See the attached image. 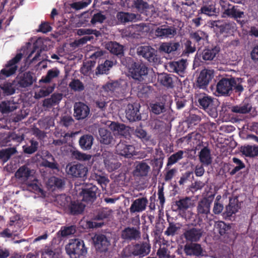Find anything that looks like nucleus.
Returning <instances> with one entry per match:
<instances>
[{
    "mask_svg": "<svg viewBox=\"0 0 258 258\" xmlns=\"http://www.w3.org/2000/svg\"><path fill=\"white\" fill-rule=\"evenodd\" d=\"M15 176L23 181V190L33 192L41 197H45L46 193L41 188V185L37 179L34 170L23 166L16 172Z\"/></svg>",
    "mask_w": 258,
    "mask_h": 258,
    "instance_id": "nucleus-1",
    "label": "nucleus"
},
{
    "mask_svg": "<svg viewBox=\"0 0 258 258\" xmlns=\"http://www.w3.org/2000/svg\"><path fill=\"white\" fill-rule=\"evenodd\" d=\"M242 79L240 78H222L216 85V93L218 96H229L233 90L236 93H241L243 91L241 85Z\"/></svg>",
    "mask_w": 258,
    "mask_h": 258,
    "instance_id": "nucleus-2",
    "label": "nucleus"
},
{
    "mask_svg": "<svg viewBox=\"0 0 258 258\" xmlns=\"http://www.w3.org/2000/svg\"><path fill=\"white\" fill-rule=\"evenodd\" d=\"M151 248V246L148 240L140 242L125 247L122 252V255L124 257L138 256L143 257L150 253Z\"/></svg>",
    "mask_w": 258,
    "mask_h": 258,
    "instance_id": "nucleus-3",
    "label": "nucleus"
},
{
    "mask_svg": "<svg viewBox=\"0 0 258 258\" xmlns=\"http://www.w3.org/2000/svg\"><path fill=\"white\" fill-rule=\"evenodd\" d=\"M130 77L133 79L132 83L149 82L148 68L143 63L137 62L133 64L128 71Z\"/></svg>",
    "mask_w": 258,
    "mask_h": 258,
    "instance_id": "nucleus-4",
    "label": "nucleus"
},
{
    "mask_svg": "<svg viewBox=\"0 0 258 258\" xmlns=\"http://www.w3.org/2000/svg\"><path fill=\"white\" fill-rule=\"evenodd\" d=\"M66 250L71 258H80L87 252L83 240L80 239H70Z\"/></svg>",
    "mask_w": 258,
    "mask_h": 258,
    "instance_id": "nucleus-5",
    "label": "nucleus"
},
{
    "mask_svg": "<svg viewBox=\"0 0 258 258\" xmlns=\"http://www.w3.org/2000/svg\"><path fill=\"white\" fill-rule=\"evenodd\" d=\"M133 224L136 227H127L122 230L121 237L125 241H131L138 240L141 238L140 220L139 218L132 219Z\"/></svg>",
    "mask_w": 258,
    "mask_h": 258,
    "instance_id": "nucleus-6",
    "label": "nucleus"
},
{
    "mask_svg": "<svg viewBox=\"0 0 258 258\" xmlns=\"http://www.w3.org/2000/svg\"><path fill=\"white\" fill-rule=\"evenodd\" d=\"M198 106L205 110L213 118L218 116L217 108L214 105L213 98L205 93L200 94L197 97Z\"/></svg>",
    "mask_w": 258,
    "mask_h": 258,
    "instance_id": "nucleus-7",
    "label": "nucleus"
},
{
    "mask_svg": "<svg viewBox=\"0 0 258 258\" xmlns=\"http://www.w3.org/2000/svg\"><path fill=\"white\" fill-rule=\"evenodd\" d=\"M16 85L19 88L31 87L36 81L34 74L30 71L19 73L16 78Z\"/></svg>",
    "mask_w": 258,
    "mask_h": 258,
    "instance_id": "nucleus-8",
    "label": "nucleus"
},
{
    "mask_svg": "<svg viewBox=\"0 0 258 258\" xmlns=\"http://www.w3.org/2000/svg\"><path fill=\"white\" fill-rule=\"evenodd\" d=\"M211 202L206 198L202 199L198 202L197 207V217L199 220L203 222L207 220L210 214Z\"/></svg>",
    "mask_w": 258,
    "mask_h": 258,
    "instance_id": "nucleus-9",
    "label": "nucleus"
},
{
    "mask_svg": "<svg viewBox=\"0 0 258 258\" xmlns=\"http://www.w3.org/2000/svg\"><path fill=\"white\" fill-rule=\"evenodd\" d=\"M66 171L69 174L84 180L86 178L88 168L84 164L80 163L73 165L69 164L66 167Z\"/></svg>",
    "mask_w": 258,
    "mask_h": 258,
    "instance_id": "nucleus-10",
    "label": "nucleus"
},
{
    "mask_svg": "<svg viewBox=\"0 0 258 258\" xmlns=\"http://www.w3.org/2000/svg\"><path fill=\"white\" fill-rule=\"evenodd\" d=\"M154 34L157 37L160 39L172 38L177 34V29L174 26L164 25L157 27Z\"/></svg>",
    "mask_w": 258,
    "mask_h": 258,
    "instance_id": "nucleus-11",
    "label": "nucleus"
},
{
    "mask_svg": "<svg viewBox=\"0 0 258 258\" xmlns=\"http://www.w3.org/2000/svg\"><path fill=\"white\" fill-rule=\"evenodd\" d=\"M156 50L150 46H141L137 48V53L150 62H157L158 57Z\"/></svg>",
    "mask_w": 258,
    "mask_h": 258,
    "instance_id": "nucleus-12",
    "label": "nucleus"
},
{
    "mask_svg": "<svg viewBox=\"0 0 258 258\" xmlns=\"http://www.w3.org/2000/svg\"><path fill=\"white\" fill-rule=\"evenodd\" d=\"M140 107V104L137 103L128 104L127 105L125 109V116L130 122L141 120Z\"/></svg>",
    "mask_w": 258,
    "mask_h": 258,
    "instance_id": "nucleus-13",
    "label": "nucleus"
},
{
    "mask_svg": "<svg viewBox=\"0 0 258 258\" xmlns=\"http://www.w3.org/2000/svg\"><path fill=\"white\" fill-rule=\"evenodd\" d=\"M90 108L84 103L76 102L74 105V116L77 120H83L90 114Z\"/></svg>",
    "mask_w": 258,
    "mask_h": 258,
    "instance_id": "nucleus-14",
    "label": "nucleus"
},
{
    "mask_svg": "<svg viewBox=\"0 0 258 258\" xmlns=\"http://www.w3.org/2000/svg\"><path fill=\"white\" fill-rule=\"evenodd\" d=\"M213 77L211 71L206 69L202 70L196 81L197 87L200 89H206Z\"/></svg>",
    "mask_w": 258,
    "mask_h": 258,
    "instance_id": "nucleus-15",
    "label": "nucleus"
},
{
    "mask_svg": "<svg viewBox=\"0 0 258 258\" xmlns=\"http://www.w3.org/2000/svg\"><path fill=\"white\" fill-rule=\"evenodd\" d=\"M224 12L223 14L228 17L233 18L235 20L244 17V12L238 6H234L228 4L227 6H222Z\"/></svg>",
    "mask_w": 258,
    "mask_h": 258,
    "instance_id": "nucleus-16",
    "label": "nucleus"
},
{
    "mask_svg": "<svg viewBox=\"0 0 258 258\" xmlns=\"http://www.w3.org/2000/svg\"><path fill=\"white\" fill-rule=\"evenodd\" d=\"M220 51V47L218 45L212 47L208 46L203 50L201 54H200V57L203 62L209 63V61L214 60Z\"/></svg>",
    "mask_w": 258,
    "mask_h": 258,
    "instance_id": "nucleus-17",
    "label": "nucleus"
},
{
    "mask_svg": "<svg viewBox=\"0 0 258 258\" xmlns=\"http://www.w3.org/2000/svg\"><path fill=\"white\" fill-rule=\"evenodd\" d=\"M203 235L201 228L193 227L188 229L183 233V236L186 241L190 242L199 241Z\"/></svg>",
    "mask_w": 258,
    "mask_h": 258,
    "instance_id": "nucleus-18",
    "label": "nucleus"
},
{
    "mask_svg": "<svg viewBox=\"0 0 258 258\" xmlns=\"http://www.w3.org/2000/svg\"><path fill=\"white\" fill-rule=\"evenodd\" d=\"M178 78L172 74L161 73L158 75V82L168 89H172Z\"/></svg>",
    "mask_w": 258,
    "mask_h": 258,
    "instance_id": "nucleus-19",
    "label": "nucleus"
},
{
    "mask_svg": "<svg viewBox=\"0 0 258 258\" xmlns=\"http://www.w3.org/2000/svg\"><path fill=\"white\" fill-rule=\"evenodd\" d=\"M116 150L118 154L127 158L133 156L135 152L133 146L127 145L124 142H120L116 146Z\"/></svg>",
    "mask_w": 258,
    "mask_h": 258,
    "instance_id": "nucleus-20",
    "label": "nucleus"
},
{
    "mask_svg": "<svg viewBox=\"0 0 258 258\" xmlns=\"http://www.w3.org/2000/svg\"><path fill=\"white\" fill-rule=\"evenodd\" d=\"M148 82L132 83V89L137 92L139 97H146L150 93L152 87L148 86Z\"/></svg>",
    "mask_w": 258,
    "mask_h": 258,
    "instance_id": "nucleus-21",
    "label": "nucleus"
},
{
    "mask_svg": "<svg viewBox=\"0 0 258 258\" xmlns=\"http://www.w3.org/2000/svg\"><path fill=\"white\" fill-rule=\"evenodd\" d=\"M180 140L182 142H186L191 147L196 148L202 143L201 134L196 132L188 134L186 137L181 138Z\"/></svg>",
    "mask_w": 258,
    "mask_h": 258,
    "instance_id": "nucleus-22",
    "label": "nucleus"
},
{
    "mask_svg": "<svg viewBox=\"0 0 258 258\" xmlns=\"http://www.w3.org/2000/svg\"><path fill=\"white\" fill-rule=\"evenodd\" d=\"M184 251L187 256H200L203 255V248L200 244L191 242L184 246Z\"/></svg>",
    "mask_w": 258,
    "mask_h": 258,
    "instance_id": "nucleus-23",
    "label": "nucleus"
},
{
    "mask_svg": "<svg viewBox=\"0 0 258 258\" xmlns=\"http://www.w3.org/2000/svg\"><path fill=\"white\" fill-rule=\"evenodd\" d=\"M148 201L146 198H138L134 200L130 208L131 213H141L146 209Z\"/></svg>",
    "mask_w": 258,
    "mask_h": 258,
    "instance_id": "nucleus-24",
    "label": "nucleus"
},
{
    "mask_svg": "<svg viewBox=\"0 0 258 258\" xmlns=\"http://www.w3.org/2000/svg\"><path fill=\"white\" fill-rule=\"evenodd\" d=\"M95 247L101 251H105L110 245V240L103 234L96 235L94 238Z\"/></svg>",
    "mask_w": 258,
    "mask_h": 258,
    "instance_id": "nucleus-25",
    "label": "nucleus"
},
{
    "mask_svg": "<svg viewBox=\"0 0 258 258\" xmlns=\"http://www.w3.org/2000/svg\"><path fill=\"white\" fill-rule=\"evenodd\" d=\"M97 187L94 185H90L83 189L80 195L82 196V200L86 202H93L96 199Z\"/></svg>",
    "mask_w": 258,
    "mask_h": 258,
    "instance_id": "nucleus-26",
    "label": "nucleus"
},
{
    "mask_svg": "<svg viewBox=\"0 0 258 258\" xmlns=\"http://www.w3.org/2000/svg\"><path fill=\"white\" fill-rule=\"evenodd\" d=\"M106 48L108 50L110 53L121 57L124 53V47L115 41H110L106 44Z\"/></svg>",
    "mask_w": 258,
    "mask_h": 258,
    "instance_id": "nucleus-27",
    "label": "nucleus"
},
{
    "mask_svg": "<svg viewBox=\"0 0 258 258\" xmlns=\"http://www.w3.org/2000/svg\"><path fill=\"white\" fill-rule=\"evenodd\" d=\"M127 4L128 7L136 9L140 13H143L149 9V4L143 0H127Z\"/></svg>",
    "mask_w": 258,
    "mask_h": 258,
    "instance_id": "nucleus-28",
    "label": "nucleus"
},
{
    "mask_svg": "<svg viewBox=\"0 0 258 258\" xmlns=\"http://www.w3.org/2000/svg\"><path fill=\"white\" fill-rule=\"evenodd\" d=\"M168 67L170 72H175L182 76L186 68V61L183 59L178 61H173L169 63Z\"/></svg>",
    "mask_w": 258,
    "mask_h": 258,
    "instance_id": "nucleus-29",
    "label": "nucleus"
},
{
    "mask_svg": "<svg viewBox=\"0 0 258 258\" xmlns=\"http://www.w3.org/2000/svg\"><path fill=\"white\" fill-rule=\"evenodd\" d=\"M62 98V94L54 93L51 95L50 98H46L43 100V106L46 108H50L58 104Z\"/></svg>",
    "mask_w": 258,
    "mask_h": 258,
    "instance_id": "nucleus-30",
    "label": "nucleus"
},
{
    "mask_svg": "<svg viewBox=\"0 0 258 258\" xmlns=\"http://www.w3.org/2000/svg\"><path fill=\"white\" fill-rule=\"evenodd\" d=\"M99 140L101 143L109 145L113 140L111 133L105 128H100L99 130Z\"/></svg>",
    "mask_w": 258,
    "mask_h": 258,
    "instance_id": "nucleus-31",
    "label": "nucleus"
},
{
    "mask_svg": "<svg viewBox=\"0 0 258 258\" xmlns=\"http://www.w3.org/2000/svg\"><path fill=\"white\" fill-rule=\"evenodd\" d=\"M93 141L94 138L92 135L89 134L84 135L81 136L79 139V145L82 149L88 150L91 148Z\"/></svg>",
    "mask_w": 258,
    "mask_h": 258,
    "instance_id": "nucleus-32",
    "label": "nucleus"
},
{
    "mask_svg": "<svg viewBox=\"0 0 258 258\" xmlns=\"http://www.w3.org/2000/svg\"><path fill=\"white\" fill-rule=\"evenodd\" d=\"M150 168L145 162H141L137 165L133 171L134 176L141 177L147 175Z\"/></svg>",
    "mask_w": 258,
    "mask_h": 258,
    "instance_id": "nucleus-33",
    "label": "nucleus"
},
{
    "mask_svg": "<svg viewBox=\"0 0 258 258\" xmlns=\"http://www.w3.org/2000/svg\"><path fill=\"white\" fill-rule=\"evenodd\" d=\"M175 205L179 210L184 211L192 207L194 203L190 198L185 197L176 201Z\"/></svg>",
    "mask_w": 258,
    "mask_h": 258,
    "instance_id": "nucleus-34",
    "label": "nucleus"
},
{
    "mask_svg": "<svg viewBox=\"0 0 258 258\" xmlns=\"http://www.w3.org/2000/svg\"><path fill=\"white\" fill-rule=\"evenodd\" d=\"M117 19L122 23L134 21L137 18L136 15L134 13L120 12L117 14Z\"/></svg>",
    "mask_w": 258,
    "mask_h": 258,
    "instance_id": "nucleus-35",
    "label": "nucleus"
},
{
    "mask_svg": "<svg viewBox=\"0 0 258 258\" xmlns=\"http://www.w3.org/2000/svg\"><path fill=\"white\" fill-rule=\"evenodd\" d=\"M240 151L246 157H254L258 155V146L251 145L242 146Z\"/></svg>",
    "mask_w": 258,
    "mask_h": 258,
    "instance_id": "nucleus-36",
    "label": "nucleus"
},
{
    "mask_svg": "<svg viewBox=\"0 0 258 258\" xmlns=\"http://www.w3.org/2000/svg\"><path fill=\"white\" fill-rule=\"evenodd\" d=\"M113 61L109 60H106L102 64L98 65L96 68V74L103 75L108 74L109 70L113 66Z\"/></svg>",
    "mask_w": 258,
    "mask_h": 258,
    "instance_id": "nucleus-37",
    "label": "nucleus"
},
{
    "mask_svg": "<svg viewBox=\"0 0 258 258\" xmlns=\"http://www.w3.org/2000/svg\"><path fill=\"white\" fill-rule=\"evenodd\" d=\"M238 206L235 200L231 199L229 204L226 207L225 211L223 213L225 217H231L233 214L238 211Z\"/></svg>",
    "mask_w": 258,
    "mask_h": 258,
    "instance_id": "nucleus-38",
    "label": "nucleus"
},
{
    "mask_svg": "<svg viewBox=\"0 0 258 258\" xmlns=\"http://www.w3.org/2000/svg\"><path fill=\"white\" fill-rule=\"evenodd\" d=\"M103 88L106 91L110 92L114 94L119 93L121 90L120 84L118 81L109 82L103 86Z\"/></svg>",
    "mask_w": 258,
    "mask_h": 258,
    "instance_id": "nucleus-39",
    "label": "nucleus"
},
{
    "mask_svg": "<svg viewBox=\"0 0 258 258\" xmlns=\"http://www.w3.org/2000/svg\"><path fill=\"white\" fill-rule=\"evenodd\" d=\"M251 106L249 103H242L239 105L232 106L231 111L237 113L245 114L250 111Z\"/></svg>",
    "mask_w": 258,
    "mask_h": 258,
    "instance_id": "nucleus-40",
    "label": "nucleus"
},
{
    "mask_svg": "<svg viewBox=\"0 0 258 258\" xmlns=\"http://www.w3.org/2000/svg\"><path fill=\"white\" fill-rule=\"evenodd\" d=\"M69 206L71 213L73 215L81 214L85 208V205L79 201L72 202Z\"/></svg>",
    "mask_w": 258,
    "mask_h": 258,
    "instance_id": "nucleus-41",
    "label": "nucleus"
},
{
    "mask_svg": "<svg viewBox=\"0 0 258 258\" xmlns=\"http://www.w3.org/2000/svg\"><path fill=\"white\" fill-rule=\"evenodd\" d=\"M70 156L73 159H76L83 161L89 160L91 158V156L90 155L82 153L75 149L70 150Z\"/></svg>",
    "mask_w": 258,
    "mask_h": 258,
    "instance_id": "nucleus-42",
    "label": "nucleus"
},
{
    "mask_svg": "<svg viewBox=\"0 0 258 258\" xmlns=\"http://www.w3.org/2000/svg\"><path fill=\"white\" fill-rule=\"evenodd\" d=\"M190 38L196 42L199 43L201 40L205 41L208 37L207 34L202 30H199L195 32H191L189 34Z\"/></svg>",
    "mask_w": 258,
    "mask_h": 258,
    "instance_id": "nucleus-43",
    "label": "nucleus"
},
{
    "mask_svg": "<svg viewBox=\"0 0 258 258\" xmlns=\"http://www.w3.org/2000/svg\"><path fill=\"white\" fill-rule=\"evenodd\" d=\"M59 74V71L56 69L49 70L46 76H43L40 81L44 83H50L53 79L57 77Z\"/></svg>",
    "mask_w": 258,
    "mask_h": 258,
    "instance_id": "nucleus-44",
    "label": "nucleus"
},
{
    "mask_svg": "<svg viewBox=\"0 0 258 258\" xmlns=\"http://www.w3.org/2000/svg\"><path fill=\"white\" fill-rule=\"evenodd\" d=\"M200 161L208 162L211 161V150L208 147H203L199 152Z\"/></svg>",
    "mask_w": 258,
    "mask_h": 258,
    "instance_id": "nucleus-45",
    "label": "nucleus"
},
{
    "mask_svg": "<svg viewBox=\"0 0 258 258\" xmlns=\"http://www.w3.org/2000/svg\"><path fill=\"white\" fill-rule=\"evenodd\" d=\"M181 229V225L179 223H170L169 226L164 234L167 236H173L178 234V231Z\"/></svg>",
    "mask_w": 258,
    "mask_h": 258,
    "instance_id": "nucleus-46",
    "label": "nucleus"
},
{
    "mask_svg": "<svg viewBox=\"0 0 258 258\" xmlns=\"http://www.w3.org/2000/svg\"><path fill=\"white\" fill-rule=\"evenodd\" d=\"M109 127L110 130L114 132V134L123 135L125 132L126 126L123 123L112 122L109 125Z\"/></svg>",
    "mask_w": 258,
    "mask_h": 258,
    "instance_id": "nucleus-47",
    "label": "nucleus"
},
{
    "mask_svg": "<svg viewBox=\"0 0 258 258\" xmlns=\"http://www.w3.org/2000/svg\"><path fill=\"white\" fill-rule=\"evenodd\" d=\"M30 145H24L23 146V152L25 154H32L35 152L38 147V142L33 139L30 141Z\"/></svg>",
    "mask_w": 258,
    "mask_h": 258,
    "instance_id": "nucleus-48",
    "label": "nucleus"
},
{
    "mask_svg": "<svg viewBox=\"0 0 258 258\" xmlns=\"http://www.w3.org/2000/svg\"><path fill=\"white\" fill-rule=\"evenodd\" d=\"M17 150L15 148H9L3 149L0 151V159L3 161H7L12 155L16 153Z\"/></svg>",
    "mask_w": 258,
    "mask_h": 258,
    "instance_id": "nucleus-49",
    "label": "nucleus"
},
{
    "mask_svg": "<svg viewBox=\"0 0 258 258\" xmlns=\"http://www.w3.org/2000/svg\"><path fill=\"white\" fill-rule=\"evenodd\" d=\"M47 186L50 188L61 187L64 185L62 179L57 177L52 176L49 178L46 183Z\"/></svg>",
    "mask_w": 258,
    "mask_h": 258,
    "instance_id": "nucleus-50",
    "label": "nucleus"
},
{
    "mask_svg": "<svg viewBox=\"0 0 258 258\" xmlns=\"http://www.w3.org/2000/svg\"><path fill=\"white\" fill-rule=\"evenodd\" d=\"M42 51L41 49H39L38 46L37 45L36 43H34L33 47V50L31 51V52L29 53V54L28 56V58L29 59H30V58L32 57L33 54L36 52L35 56L30 59V61L31 62H35L36 61L38 60H40L41 59L40 58L41 56V53Z\"/></svg>",
    "mask_w": 258,
    "mask_h": 258,
    "instance_id": "nucleus-51",
    "label": "nucleus"
},
{
    "mask_svg": "<svg viewBox=\"0 0 258 258\" xmlns=\"http://www.w3.org/2000/svg\"><path fill=\"white\" fill-rule=\"evenodd\" d=\"M56 202L61 207L66 208L69 206L71 198L66 195H60L56 197Z\"/></svg>",
    "mask_w": 258,
    "mask_h": 258,
    "instance_id": "nucleus-52",
    "label": "nucleus"
},
{
    "mask_svg": "<svg viewBox=\"0 0 258 258\" xmlns=\"http://www.w3.org/2000/svg\"><path fill=\"white\" fill-rule=\"evenodd\" d=\"M24 139V136L23 134H17L14 132L9 133L6 138L7 142L13 141L18 144L20 143Z\"/></svg>",
    "mask_w": 258,
    "mask_h": 258,
    "instance_id": "nucleus-53",
    "label": "nucleus"
},
{
    "mask_svg": "<svg viewBox=\"0 0 258 258\" xmlns=\"http://www.w3.org/2000/svg\"><path fill=\"white\" fill-rule=\"evenodd\" d=\"M215 226L221 235L225 234L230 229V225L221 221L217 222Z\"/></svg>",
    "mask_w": 258,
    "mask_h": 258,
    "instance_id": "nucleus-54",
    "label": "nucleus"
},
{
    "mask_svg": "<svg viewBox=\"0 0 258 258\" xmlns=\"http://www.w3.org/2000/svg\"><path fill=\"white\" fill-rule=\"evenodd\" d=\"M91 0H82L81 1L73 3L71 4V7L74 10H80L86 8L91 4Z\"/></svg>",
    "mask_w": 258,
    "mask_h": 258,
    "instance_id": "nucleus-55",
    "label": "nucleus"
},
{
    "mask_svg": "<svg viewBox=\"0 0 258 258\" xmlns=\"http://www.w3.org/2000/svg\"><path fill=\"white\" fill-rule=\"evenodd\" d=\"M106 19L105 15L102 14L101 12L95 13L91 19L90 22L92 25H95L97 23H102Z\"/></svg>",
    "mask_w": 258,
    "mask_h": 258,
    "instance_id": "nucleus-56",
    "label": "nucleus"
},
{
    "mask_svg": "<svg viewBox=\"0 0 258 258\" xmlns=\"http://www.w3.org/2000/svg\"><path fill=\"white\" fill-rule=\"evenodd\" d=\"M70 88L75 91H82L84 90V85L79 79H74L70 82Z\"/></svg>",
    "mask_w": 258,
    "mask_h": 258,
    "instance_id": "nucleus-57",
    "label": "nucleus"
},
{
    "mask_svg": "<svg viewBox=\"0 0 258 258\" xmlns=\"http://www.w3.org/2000/svg\"><path fill=\"white\" fill-rule=\"evenodd\" d=\"M75 232L76 228L75 226H64L61 227L60 230L59 231L58 233L60 234L62 237H66L74 234Z\"/></svg>",
    "mask_w": 258,
    "mask_h": 258,
    "instance_id": "nucleus-58",
    "label": "nucleus"
},
{
    "mask_svg": "<svg viewBox=\"0 0 258 258\" xmlns=\"http://www.w3.org/2000/svg\"><path fill=\"white\" fill-rule=\"evenodd\" d=\"M151 110L155 114H159L165 110L164 104L162 103H156L151 105Z\"/></svg>",
    "mask_w": 258,
    "mask_h": 258,
    "instance_id": "nucleus-59",
    "label": "nucleus"
},
{
    "mask_svg": "<svg viewBox=\"0 0 258 258\" xmlns=\"http://www.w3.org/2000/svg\"><path fill=\"white\" fill-rule=\"evenodd\" d=\"M120 58L121 64L126 68H127L128 71H130V68L133 66V64L137 62L135 61L133 58L131 57H125L123 55Z\"/></svg>",
    "mask_w": 258,
    "mask_h": 258,
    "instance_id": "nucleus-60",
    "label": "nucleus"
},
{
    "mask_svg": "<svg viewBox=\"0 0 258 258\" xmlns=\"http://www.w3.org/2000/svg\"><path fill=\"white\" fill-rule=\"evenodd\" d=\"M112 211L111 210L107 208L102 209L99 212L97 216V219L98 220H103L109 218L112 215Z\"/></svg>",
    "mask_w": 258,
    "mask_h": 258,
    "instance_id": "nucleus-61",
    "label": "nucleus"
},
{
    "mask_svg": "<svg viewBox=\"0 0 258 258\" xmlns=\"http://www.w3.org/2000/svg\"><path fill=\"white\" fill-rule=\"evenodd\" d=\"M15 109H16V106L11 107L10 105L8 104L5 101H3L0 104V110L3 114L12 112Z\"/></svg>",
    "mask_w": 258,
    "mask_h": 258,
    "instance_id": "nucleus-62",
    "label": "nucleus"
},
{
    "mask_svg": "<svg viewBox=\"0 0 258 258\" xmlns=\"http://www.w3.org/2000/svg\"><path fill=\"white\" fill-rule=\"evenodd\" d=\"M40 156L43 161H54V159L52 154L48 151L43 150L40 153L37 154Z\"/></svg>",
    "mask_w": 258,
    "mask_h": 258,
    "instance_id": "nucleus-63",
    "label": "nucleus"
},
{
    "mask_svg": "<svg viewBox=\"0 0 258 258\" xmlns=\"http://www.w3.org/2000/svg\"><path fill=\"white\" fill-rule=\"evenodd\" d=\"M157 254L159 258H167L171 256L170 254V252L164 245L160 247L157 251Z\"/></svg>",
    "mask_w": 258,
    "mask_h": 258,
    "instance_id": "nucleus-64",
    "label": "nucleus"
}]
</instances>
